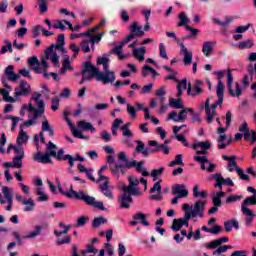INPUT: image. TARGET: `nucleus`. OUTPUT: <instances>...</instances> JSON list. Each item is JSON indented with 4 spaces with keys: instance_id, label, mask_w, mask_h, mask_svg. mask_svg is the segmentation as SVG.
<instances>
[{
    "instance_id": "obj_1",
    "label": "nucleus",
    "mask_w": 256,
    "mask_h": 256,
    "mask_svg": "<svg viewBox=\"0 0 256 256\" xmlns=\"http://www.w3.org/2000/svg\"><path fill=\"white\" fill-rule=\"evenodd\" d=\"M134 143L137 144L135 148L136 153H141L144 157H149V155L154 153H159V151H162L164 155H169L171 153V148H169V143H171V140H165L164 144H159L156 140H150L148 141L149 147H155V148H145V143L141 140H136Z\"/></svg>"
},
{
    "instance_id": "obj_2",
    "label": "nucleus",
    "mask_w": 256,
    "mask_h": 256,
    "mask_svg": "<svg viewBox=\"0 0 256 256\" xmlns=\"http://www.w3.org/2000/svg\"><path fill=\"white\" fill-rule=\"evenodd\" d=\"M56 149L57 145H55L52 141H49L46 144V153L43 154V152L39 150L36 154L33 155V159L42 165L52 164L53 160H51V157H55L57 161H63V157H65L63 153H65V150L60 149L57 152Z\"/></svg>"
},
{
    "instance_id": "obj_3",
    "label": "nucleus",
    "mask_w": 256,
    "mask_h": 256,
    "mask_svg": "<svg viewBox=\"0 0 256 256\" xmlns=\"http://www.w3.org/2000/svg\"><path fill=\"white\" fill-rule=\"evenodd\" d=\"M131 33L126 36L124 40L120 42V45L114 47L109 54L110 55H121L123 53V47L124 45H127L130 41H133L135 37H143L145 35V31H143V26H139L138 22H133L130 26Z\"/></svg>"
},
{
    "instance_id": "obj_4",
    "label": "nucleus",
    "mask_w": 256,
    "mask_h": 256,
    "mask_svg": "<svg viewBox=\"0 0 256 256\" xmlns=\"http://www.w3.org/2000/svg\"><path fill=\"white\" fill-rule=\"evenodd\" d=\"M82 79L79 82L80 85H83L85 81H91L92 79H96V81H106L102 74H99L97 71V67L93 66L91 62H85L83 64L82 70Z\"/></svg>"
},
{
    "instance_id": "obj_5",
    "label": "nucleus",
    "mask_w": 256,
    "mask_h": 256,
    "mask_svg": "<svg viewBox=\"0 0 256 256\" xmlns=\"http://www.w3.org/2000/svg\"><path fill=\"white\" fill-rule=\"evenodd\" d=\"M74 199L78 201H83L85 205H89L90 207H95L96 209H100V211H107V208L103 205V202L97 201L95 197L86 194L83 190L73 191Z\"/></svg>"
},
{
    "instance_id": "obj_6",
    "label": "nucleus",
    "mask_w": 256,
    "mask_h": 256,
    "mask_svg": "<svg viewBox=\"0 0 256 256\" xmlns=\"http://www.w3.org/2000/svg\"><path fill=\"white\" fill-rule=\"evenodd\" d=\"M118 159L122 163H125L126 169H132V167H136L137 173H142V177H149V172L147 171V169L143 168L145 161L137 162V160H133L129 162V159L127 158V153L123 151L119 152Z\"/></svg>"
},
{
    "instance_id": "obj_7",
    "label": "nucleus",
    "mask_w": 256,
    "mask_h": 256,
    "mask_svg": "<svg viewBox=\"0 0 256 256\" xmlns=\"http://www.w3.org/2000/svg\"><path fill=\"white\" fill-rule=\"evenodd\" d=\"M187 113H193V108H182L178 115L177 111H172L168 115L167 120L170 121L173 119L175 123H185V120L187 119Z\"/></svg>"
},
{
    "instance_id": "obj_8",
    "label": "nucleus",
    "mask_w": 256,
    "mask_h": 256,
    "mask_svg": "<svg viewBox=\"0 0 256 256\" xmlns=\"http://www.w3.org/2000/svg\"><path fill=\"white\" fill-rule=\"evenodd\" d=\"M31 85L26 80H21L19 86L14 89V97H29Z\"/></svg>"
},
{
    "instance_id": "obj_9",
    "label": "nucleus",
    "mask_w": 256,
    "mask_h": 256,
    "mask_svg": "<svg viewBox=\"0 0 256 256\" xmlns=\"http://www.w3.org/2000/svg\"><path fill=\"white\" fill-rule=\"evenodd\" d=\"M104 72L99 71V68H97V71L105 80H97L101 81L104 85H107L109 83H115V79H117V76H115V72L109 70V64L102 65Z\"/></svg>"
},
{
    "instance_id": "obj_10",
    "label": "nucleus",
    "mask_w": 256,
    "mask_h": 256,
    "mask_svg": "<svg viewBox=\"0 0 256 256\" xmlns=\"http://www.w3.org/2000/svg\"><path fill=\"white\" fill-rule=\"evenodd\" d=\"M225 197V192L220 191L216 193V196L212 198L213 207L208 210V215H215L217 211H219V207H221L222 202L221 198Z\"/></svg>"
},
{
    "instance_id": "obj_11",
    "label": "nucleus",
    "mask_w": 256,
    "mask_h": 256,
    "mask_svg": "<svg viewBox=\"0 0 256 256\" xmlns=\"http://www.w3.org/2000/svg\"><path fill=\"white\" fill-rule=\"evenodd\" d=\"M233 83V74L231 73V71L227 72V85H228V91L231 95V97H241V95H243V92L241 91V88L239 87V83L236 82V91H233V89H231V84Z\"/></svg>"
},
{
    "instance_id": "obj_12",
    "label": "nucleus",
    "mask_w": 256,
    "mask_h": 256,
    "mask_svg": "<svg viewBox=\"0 0 256 256\" xmlns=\"http://www.w3.org/2000/svg\"><path fill=\"white\" fill-rule=\"evenodd\" d=\"M172 195H177L180 199H185L189 197V190L185 184H175L172 186Z\"/></svg>"
},
{
    "instance_id": "obj_13",
    "label": "nucleus",
    "mask_w": 256,
    "mask_h": 256,
    "mask_svg": "<svg viewBox=\"0 0 256 256\" xmlns=\"http://www.w3.org/2000/svg\"><path fill=\"white\" fill-rule=\"evenodd\" d=\"M2 85L5 87V89H1L3 101H5L6 103H15V98L9 96V93L13 91V87L9 86V84L7 83V79L2 80Z\"/></svg>"
},
{
    "instance_id": "obj_14",
    "label": "nucleus",
    "mask_w": 256,
    "mask_h": 256,
    "mask_svg": "<svg viewBox=\"0 0 256 256\" xmlns=\"http://www.w3.org/2000/svg\"><path fill=\"white\" fill-rule=\"evenodd\" d=\"M249 205H256V195L247 197L241 204V211L243 215H253V211L247 208Z\"/></svg>"
},
{
    "instance_id": "obj_15",
    "label": "nucleus",
    "mask_w": 256,
    "mask_h": 256,
    "mask_svg": "<svg viewBox=\"0 0 256 256\" xmlns=\"http://www.w3.org/2000/svg\"><path fill=\"white\" fill-rule=\"evenodd\" d=\"M4 75L7 78L8 81H11L12 83H17L19 79L21 78V75L15 74V66L9 65L4 70Z\"/></svg>"
},
{
    "instance_id": "obj_16",
    "label": "nucleus",
    "mask_w": 256,
    "mask_h": 256,
    "mask_svg": "<svg viewBox=\"0 0 256 256\" xmlns=\"http://www.w3.org/2000/svg\"><path fill=\"white\" fill-rule=\"evenodd\" d=\"M205 205H207L206 201H197L194 204V208L193 210H191V212L194 214V216L197 217V215L203 219V217L205 216Z\"/></svg>"
},
{
    "instance_id": "obj_17",
    "label": "nucleus",
    "mask_w": 256,
    "mask_h": 256,
    "mask_svg": "<svg viewBox=\"0 0 256 256\" xmlns=\"http://www.w3.org/2000/svg\"><path fill=\"white\" fill-rule=\"evenodd\" d=\"M133 202V197L129 196L125 192L118 197V203L121 209H131V203Z\"/></svg>"
},
{
    "instance_id": "obj_18",
    "label": "nucleus",
    "mask_w": 256,
    "mask_h": 256,
    "mask_svg": "<svg viewBox=\"0 0 256 256\" xmlns=\"http://www.w3.org/2000/svg\"><path fill=\"white\" fill-rule=\"evenodd\" d=\"M2 193L8 203L6 211H11V209H13V192L11 191V188L7 186L2 187Z\"/></svg>"
},
{
    "instance_id": "obj_19",
    "label": "nucleus",
    "mask_w": 256,
    "mask_h": 256,
    "mask_svg": "<svg viewBox=\"0 0 256 256\" xmlns=\"http://www.w3.org/2000/svg\"><path fill=\"white\" fill-rule=\"evenodd\" d=\"M179 46L181 47V51L184 55V58H183L184 65L186 66L191 65V63H193V52L189 51V49L185 47L184 43H179Z\"/></svg>"
},
{
    "instance_id": "obj_20",
    "label": "nucleus",
    "mask_w": 256,
    "mask_h": 256,
    "mask_svg": "<svg viewBox=\"0 0 256 256\" xmlns=\"http://www.w3.org/2000/svg\"><path fill=\"white\" fill-rule=\"evenodd\" d=\"M121 191H124V193L129 195V197H139V195H141L140 188H137L136 186H127V184L122 185Z\"/></svg>"
},
{
    "instance_id": "obj_21",
    "label": "nucleus",
    "mask_w": 256,
    "mask_h": 256,
    "mask_svg": "<svg viewBox=\"0 0 256 256\" xmlns=\"http://www.w3.org/2000/svg\"><path fill=\"white\" fill-rule=\"evenodd\" d=\"M215 45H217V41H206L202 45V53L205 57H210L213 53V49H215Z\"/></svg>"
},
{
    "instance_id": "obj_22",
    "label": "nucleus",
    "mask_w": 256,
    "mask_h": 256,
    "mask_svg": "<svg viewBox=\"0 0 256 256\" xmlns=\"http://www.w3.org/2000/svg\"><path fill=\"white\" fill-rule=\"evenodd\" d=\"M223 243H229V237L224 236V237L218 238L216 240H213L210 243H207L206 249H217V247H221V245H223Z\"/></svg>"
},
{
    "instance_id": "obj_23",
    "label": "nucleus",
    "mask_w": 256,
    "mask_h": 256,
    "mask_svg": "<svg viewBox=\"0 0 256 256\" xmlns=\"http://www.w3.org/2000/svg\"><path fill=\"white\" fill-rule=\"evenodd\" d=\"M41 97V93L39 92H34L32 94V97L30 98V101H35V103L38 106V111H40L41 113H45V101L39 99Z\"/></svg>"
},
{
    "instance_id": "obj_24",
    "label": "nucleus",
    "mask_w": 256,
    "mask_h": 256,
    "mask_svg": "<svg viewBox=\"0 0 256 256\" xmlns=\"http://www.w3.org/2000/svg\"><path fill=\"white\" fill-rule=\"evenodd\" d=\"M216 95L218 97V100L211 105L210 109H212V113H217V107L223 105L225 92H221V89H219V90H216Z\"/></svg>"
},
{
    "instance_id": "obj_25",
    "label": "nucleus",
    "mask_w": 256,
    "mask_h": 256,
    "mask_svg": "<svg viewBox=\"0 0 256 256\" xmlns=\"http://www.w3.org/2000/svg\"><path fill=\"white\" fill-rule=\"evenodd\" d=\"M13 149L16 157H22L25 158V150L22 145L18 144L17 146L10 144L8 146L7 153H11V150Z\"/></svg>"
},
{
    "instance_id": "obj_26",
    "label": "nucleus",
    "mask_w": 256,
    "mask_h": 256,
    "mask_svg": "<svg viewBox=\"0 0 256 256\" xmlns=\"http://www.w3.org/2000/svg\"><path fill=\"white\" fill-rule=\"evenodd\" d=\"M145 53H147V48H145V46H141L132 51L133 56L135 59H138V61H145Z\"/></svg>"
},
{
    "instance_id": "obj_27",
    "label": "nucleus",
    "mask_w": 256,
    "mask_h": 256,
    "mask_svg": "<svg viewBox=\"0 0 256 256\" xmlns=\"http://www.w3.org/2000/svg\"><path fill=\"white\" fill-rule=\"evenodd\" d=\"M215 181H222V185H228L229 187H235V182L231 178H223L221 173L213 174Z\"/></svg>"
},
{
    "instance_id": "obj_28",
    "label": "nucleus",
    "mask_w": 256,
    "mask_h": 256,
    "mask_svg": "<svg viewBox=\"0 0 256 256\" xmlns=\"http://www.w3.org/2000/svg\"><path fill=\"white\" fill-rule=\"evenodd\" d=\"M29 141V135H27V132L23 131V126H20V132L18 134V137L16 139L17 145H25Z\"/></svg>"
},
{
    "instance_id": "obj_29",
    "label": "nucleus",
    "mask_w": 256,
    "mask_h": 256,
    "mask_svg": "<svg viewBox=\"0 0 256 256\" xmlns=\"http://www.w3.org/2000/svg\"><path fill=\"white\" fill-rule=\"evenodd\" d=\"M233 227L236 230L239 229V221H237V219H231L224 222V229L227 231V233H231Z\"/></svg>"
},
{
    "instance_id": "obj_30",
    "label": "nucleus",
    "mask_w": 256,
    "mask_h": 256,
    "mask_svg": "<svg viewBox=\"0 0 256 256\" xmlns=\"http://www.w3.org/2000/svg\"><path fill=\"white\" fill-rule=\"evenodd\" d=\"M41 231H43V226L37 225L34 228V231L30 232L28 235L22 237V239H35V237H39L41 235Z\"/></svg>"
},
{
    "instance_id": "obj_31",
    "label": "nucleus",
    "mask_w": 256,
    "mask_h": 256,
    "mask_svg": "<svg viewBox=\"0 0 256 256\" xmlns=\"http://www.w3.org/2000/svg\"><path fill=\"white\" fill-rule=\"evenodd\" d=\"M56 181H57V183H58V191H59V193H60L61 195H64V197H67L68 199H73V197H74L73 191H75V190L73 189V185L70 186L69 192H65V191L63 190V187L61 186V182L59 181V179H57Z\"/></svg>"
},
{
    "instance_id": "obj_32",
    "label": "nucleus",
    "mask_w": 256,
    "mask_h": 256,
    "mask_svg": "<svg viewBox=\"0 0 256 256\" xmlns=\"http://www.w3.org/2000/svg\"><path fill=\"white\" fill-rule=\"evenodd\" d=\"M132 219H134V221H140V223L144 225V227H149L150 225L149 221H147V215L141 212L133 215Z\"/></svg>"
},
{
    "instance_id": "obj_33",
    "label": "nucleus",
    "mask_w": 256,
    "mask_h": 256,
    "mask_svg": "<svg viewBox=\"0 0 256 256\" xmlns=\"http://www.w3.org/2000/svg\"><path fill=\"white\" fill-rule=\"evenodd\" d=\"M214 75H217V79H218V85H217L216 91H219L220 89L221 93H224L225 85H223V81H221V79H223V75H225V71L214 72Z\"/></svg>"
},
{
    "instance_id": "obj_34",
    "label": "nucleus",
    "mask_w": 256,
    "mask_h": 256,
    "mask_svg": "<svg viewBox=\"0 0 256 256\" xmlns=\"http://www.w3.org/2000/svg\"><path fill=\"white\" fill-rule=\"evenodd\" d=\"M100 191L108 199H113V193L109 190V181H105L103 185L100 186Z\"/></svg>"
},
{
    "instance_id": "obj_35",
    "label": "nucleus",
    "mask_w": 256,
    "mask_h": 256,
    "mask_svg": "<svg viewBox=\"0 0 256 256\" xmlns=\"http://www.w3.org/2000/svg\"><path fill=\"white\" fill-rule=\"evenodd\" d=\"M79 129H83V131H91V133H95V127L91 125L90 122L85 120H81L78 122Z\"/></svg>"
},
{
    "instance_id": "obj_36",
    "label": "nucleus",
    "mask_w": 256,
    "mask_h": 256,
    "mask_svg": "<svg viewBox=\"0 0 256 256\" xmlns=\"http://www.w3.org/2000/svg\"><path fill=\"white\" fill-rule=\"evenodd\" d=\"M213 23L215 25H220V27H229L233 23V19L229 16H226L225 21H221L219 18H214Z\"/></svg>"
},
{
    "instance_id": "obj_37",
    "label": "nucleus",
    "mask_w": 256,
    "mask_h": 256,
    "mask_svg": "<svg viewBox=\"0 0 256 256\" xmlns=\"http://www.w3.org/2000/svg\"><path fill=\"white\" fill-rule=\"evenodd\" d=\"M105 223H107V218L99 216L92 220V227L94 229H99V227L105 225Z\"/></svg>"
},
{
    "instance_id": "obj_38",
    "label": "nucleus",
    "mask_w": 256,
    "mask_h": 256,
    "mask_svg": "<svg viewBox=\"0 0 256 256\" xmlns=\"http://www.w3.org/2000/svg\"><path fill=\"white\" fill-rule=\"evenodd\" d=\"M181 227H185V222L181 218L174 219L171 226L172 231H181Z\"/></svg>"
},
{
    "instance_id": "obj_39",
    "label": "nucleus",
    "mask_w": 256,
    "mask_h": 256,
    "mask_svg": "<svg viewBox=\"0 0 256 256\" xmlns=\"http://www.w3.org/2000/svg\"><path fill=\"white\" fill-rule=\"evenodd\" d=\"M170 107L173 109H184L185 106H183V100L181 99H175V98H170Z\"/></svg>"
},
{
    "instance_id": "obj_40",
    "label": "nucleus",
    "mask_w": 256,
    "mask_h": 256,
    "mask_svg": "<svg viewBox=\"0 0 256 256\" xmlns=\"http://www.w3.org/2000/svg\"><path fill=\"white\" fill-rule=\"evenodd\" d=\"M203 93V88L199 86H194L193 92H191V83L188 84L187 94L191 95V97H197V95H201Z\"/></svg>"
},
{
    "instance_id": "obj_41",
    "label": "nucleus",
    "mask_w": 256,
    "mask_h": 256,
    "mask_svg": "<svg viewBox=\"0 0 256 256\" xmlns=\"http://www.w3.org/2000/svg\"><path fill=\"white\" fill-rule=\"evenodd\" d=\"M23 156H14L12 159V165L14 169H21L23 167Z\"/></svg>"
},
{
    "instance_id": "obj_42",
    "label": "nucleus",
    "mask_w": 256,
    "mask_h": 256,
    "mask_svg": "<svg viewBox=\"0 0 256 256\" xmlns=\"http://www.w3.org/2000/svg\"><path fill=\"white\" fill-rule=\"evenodd\" d=\"M193 196L196 198H201V199H207V191L203 190L201 192H199V186L196 185L193 188Z\"/></svg>"
},
{
    "instance_id": "obj_43",
    "label": "nucleus",
    "mask_w": 256,
    "mask_h": 256,
    "mask_svg": "<svg viewBox=\"0 0 256 256\" xmlns=\"http://www.w3.org/2000/svg\"><path fill=\"white\" fill-rule=\"evenodd\" d=\"M197 217L191 210L188 212H185L184 217L181 218V220L184 222L185 227H189V221L192 219H195Z\"/></svg>"
},
{
    "instance_id": "obj_44",
    "label": "nucleus",
    "mask_w": 256,
    "mask_h": 256,
    "mask_svg": "<svg viewBox=\"0 0 256 256\" xmlns=\"http://www.w3.org/2000/svg\"><path fill=\"white\" fill-rule=\"evenodd\" d=\"M175 165H181V167L185 166V163H183V155H176L175 159L169 163V167H175Z\"/></svg>"
},
{
    "instance_id": "obj_45",
    "label": "nucleus",
    "mask_w": 256,
    "mask_h": 256,
    "mask_svg": "<svg viewBox=\"0 0 256 256\" xmlns=\"http://www.w3.org/2000/svg\"><path fill=\"white\" fill-rule=\"evenodd\" d=\"M255 43H253V40L248 39L242 42H239L238 47L239 49H251V47H254Z\"/></svg>"
},
{
    "instance_id": "obj_46",
    "label": "nucleus",
    "mask_w": 256,
    "mask_h": 256,
    "mask_svg": "<svg viewBox=\"0 0 256 256\" xmlns=\"http://www.w3.org/2000/svg\"><path fill=\"white\" fill-rule=\"evenodd\" d=\"M178 19H180V23L177 24L178 27H185L190 21L185 12H181Z\"/></svg>"
},
{
    "instance_id": "obj_47",
    "label": "nucleus",
    "mask_w": 256,
    "mask_h": 256,
    "mask_svg": "<svg viewBox=\"0 0 256 256\" xmlns=\"http://www.w3.org/2000/svg\"><path fill=\"white\" fill-rule=\"evenodd\" d=\"M25 208L24 211L26 213H29L31 211H33V209H35V201H33V198H29L28 200H26V202H24Z\"/></svg>"
},
{
    "instance_id": "obj_48",
    "label": "nucleus",
    "mask_w": 256,
    "mask_h": 256,
    "mask_svg": "<svg viewBox=\"0 0 256 256\" xmlns=\"http://www.w3.org/2000/svg\"><path fill=\"white\" fill-rule=\"evenodd\" d=\"M55 49H61V47H65V34H59L56 39V44H54Z\"/></svg>"
},
{
    "instance_id": "obj_49",
    "label": "nucleus",
    "mask_w": 256,
    "mask_h": 256,
    "mask_svg": "<svg viewBox=\"0 0 256 256\" xmlns=\"http://www.w3.org/2000/svg\"><path fill=\"white\" fill-rule=\"evenodd\" d=\"M5 46H2L1 54L4 55V53H7L9 51L10 53H13V44H11V41L8 39L4 40Z\"/></svg>"
},
{
    "instance_id": "obj_50",
    "label": "nucleus",
    "mask_w": 256,
    "mask_h": 256,
    "mask_svg": "<svg viewBox=\"0 0 256 256\" xmlns=\"http://www.w3.org/2000/svg\"><path fill=\"white\" fill-rule=\"evenodd\" d=\"M103 35H104V33L101 32L97 35L91 36V39L89 41L92 43V49H95V44L99 43V41H101V39H103Z\"/></svg>"
},
{
    "instance_id": "obj_51",
    "label": "nucleus",
    "mask_w": 256,
    "mask_h": 256,
    "mask_svg": "<svg viewBox=\"0 0 256 256\" xmlns=\"http://www.w3.org/2000/svg\"><path fill=\"white\" fill-rule=\"evenodd\" d=\"M49 59L52 62V65H54V67H61V63L59 62V55L57 54V52H54Z\"/></svg>"
},
{
    "instance_id": "obj_52",
    "label": "nucleus",
    "mask_w": 256,
    "mask_h": 256,
    "mask_svg": "<svg viewBox=\"0 0 256 256\" xmlns=\"http://www.w3.org/2000/svg\"><path fill=\"white\" fill-rule=\"evenodd\" d=\"M236 159H237V156H231L230 157V161L228 162V171L230 173H233V171H235L234 169H232V167L237 169V162L235 161Z\"/></svg>"
},
{
    "instance_id": "obj_53",
    "label": "nucleus",
    "mask_w": 256,
    "mask_h": 256,
    "mask_svg": "<svg viewBox=\"0 0 256 256\" xmlns=\"http://www.w3.org/2000/svg\"><path fill=\"white\" fill-rule=\"evenodd\" d=\"M163 171H165L164 167H160L159 169H153L151 171V177H153V181H157V177H159V175H163Z\"/></svg>"
},
{
    "instance_id": "obj_54",
    "label": "nucleus",
    "mask_w": 256,
    "mask_h": 256,
    "mask_svg": "<svg viewBox=\"0 0 256 256\" xmlns=\"http://www.w3.org/2000/svg\"><path fill=\"white\" fill-rule=\"evenodd\" d=\"M87 221H89V217L80 216L77 220V223L75 224V227H85V225L87 224Z\"/></svg>"
},
{
    "instance_id": "obj_55",
    "label": "nucleus",
    "mask_w": 256,
    "mask_h": 256,
    "mask_svg": "<svg viewBox=\"0 0 256 256\" xmlns=\"http://www.w3.org/2000/svg\"><path fill=\"white\" fill-rule=\"evenodd\" d=\"M62 68L66 69V71H73V67H71V60L69 56H66V58L63 60Z\"/></svg>"
},
{
    "instance_id": "obj_56",
    "label": "nucleus",
    "mask_w": 256,
    "mask_h": 256,
    "mask_svg": "<svg viewBox=\"0 0 256 256\" xmlns=\"http://www.w3.org/2000/svg\"><path fill=\"white\" fill-rule=\"evenodd\" d=\"M128 182H129L128 186L137 187L140 183V180L139 178H137V176H129Z\"/></svg>"
},
{
    "instance_id": "obj_57",
    "label": "nucleus",
    "mask_w": 256,
    "mask_h": 256,
    "mask_svg": "<svg viewBox=\"0 0 256 256\" xmlns=\"http://www.w3.org/2000/svg\"><path fill=\"white\" fill-rule=\"evenodd\" d=\"M159 51H160V57L162 59H169V56H167V48H165V44L160 43L159 45Z\"/></svg>"
},
{
    "instance_id": "obj_58",
    "label": "nucleus",
    "mask_w": 256,
    "mask_h": 256,
    "mask_svg": "<svg viewBox=\"0 0 256 256\" xmlns=\"http://www.w3.org/2000/svg\"><path fill=\"white\" fill-rule=\"evenodd\" d=\"M28 65H30V67H35V65H41V63L39 62V58H37V56H32L28 58Z\"/></svg>"
},
{
    "instance_id": "obj_59",
    "label": "nucleus",
    "mask_w": 256,
    "mask_h": 256,
    "mask_svg": "<svg viewBox=\"0 0 256 256\" xmlns=\"http://www.w3.org/2000/svg\"><path fill=\"white\" fill-rule=\"evenodd\" d=\"M241 199H243V196H239V195H230L228 196V198L226 199V203H235V201H241Z\"/></svg>"
},
{
    "instance_id": "obj_60",
    "label": "nucleus",
    "mask_w": 256,
    "mask_h": 256,
    "mask_svg": "<svg viewBox=\"0 0 256 256\" xmlns=\"http://www.w3.org/2000/svg\"><path fill=\"white\" fill-rule=\"evenodd\" d=\"M89 43H91L89 40H83L81 43V49L85 53H89L91 51V47H89Z\"/></svg>"
},
{
    "instance_id": "obj_61",
    "label": "nucleus",
    "mask_w": 256,
    "mask_h": 256,
    "mask_svg": "<svg viewBox=\"0 0 256 256\" xmlns=\"http://www.w3.org/2000/svg\"><path fill=\"white\" fill-rule=\"evenodd\" d=\"M185 29H186V31H190V36H192V37H197V35H199V29H197V28H193L189 25H186Z\"/></svg>"
},
{
    "instance_id": "obj_62",
    "label": "nucleus",
    "mask_w": 256,
    "mask_h": 256,
    "mask_svg": "<svg viewBox=\"0 0 256 256\" xmlns=\"http://www.w3.org/2000/svg\"><path fill=\"white\" fill-rule=\"evenodd\" d=\"M163 180H159L158 182H156L153 187L150 189V193H155L156 191L158 193H161V183Z\"/></svg>"
},
{
    "instance_id": "obj_63",
    "label": "nucleus",
    "mask_w": 256,
    "mask_h": 256,
    "mask_svg": "<svg viewBox=\"0 0 256 256\" xmlns=\"http://www.w3.org/2000/svg\"><path fill=\"white\" fill-rule=\"evenodd\" d=\"M127 112L130 114L132 119L137 117V110L131 104H127Z\"/></svg>"
},
{
    "instance_id": "obj_64",
    "label": "nucleus",
    "mask_w": 256,
    "mask_h": 256,
    "mask_svg": "<svg viewBox=\"0 0 256 256\" xmlns=\"http://www.w3.org/2000/svg\"><path fill=\"white\" fill-rule=\"evenodd\" d=\"M125 167V164H115L114 167L112 168V174L117 175L119 177V169H123Z\"/></svg>"
}]
</instances>
